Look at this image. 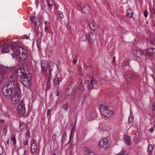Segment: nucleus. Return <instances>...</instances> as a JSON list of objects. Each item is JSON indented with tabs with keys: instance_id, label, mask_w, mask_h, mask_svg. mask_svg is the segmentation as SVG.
<instances>
[{
	"instance_id": "44",
	"label": "nucleus",
	"mask_w": 155,
	"mask_h": 155,
	"mask_svg": "<svg viewBox=\"0 0 155 155\" xmlns=\"http://www.w3.org/2000/svg\"><path fill=\"white\" fill-rule=\"evenodd\" d=\"M148 14V12L147 10H145L144 12V15L145 17H147Z\"/></svg>"
},
{
	"instance_id": "58",
	"label": "nucleus",
	"mask_w": 155,
	"mask_h": 155,
	"mask_svg": "<svg viewBox=\"0 0 155 155\" xmlns=\"http://www.w3.org/2000/svg\"><path fill=\"white\" fill-rule=\"evenodd\" d=\"M7 145H9V140H8L7 141Z\"/></svg>"
},
{
	"instance_id": "2",
	"label": "nucleus",
	"mask_w": 155,
	"mask_h": 155,
	"mask_svg": "<svg viewBox=\"0 0 155 155\" xmlns=\"http://www.w3.org/2000/svg\"><path fill=\"white\" fill-rule=\"evenodd\" d=\"M9 46L13 51L11 55L15 61H21L25 59L27 52L25 49L18 45L17 42H13Z\"/></svg>"
},
{
	"instance_id": "64",
	"label": "nucleus",
	"mask_w": 155,
	"mask_h": 155,
	"mask_svg": "<svg viewBox=\"0 0 155 155\" xmlns=\"http://www.w3.org/2000/svg\"><path fill=\"white\" fill-rule=\"evenodd\" d=\"M154 127L155 128V120L154 121Z\"/></svg>"
},
{
	"instance_id": "27",
	"label": "nucleus",
	"mask_w": 155,
	"mask_h": 155,
	"mask_svg": "<svg viewBox=\"0 0 155 155\" xmlns=\"http://www.w3.org/2000/svg\"><path fill=\"white\" fill-rule=\"evenodd\" d=\"M153 150V147L151 144H149L148 146L147 149V151L148 152H152Z\"/></svg>"
},
{
	"instance_id": "53",
	"label": "nucleus",
	"mask_w": 155,
	"mask_h": 155,
	"mask_svg": "<svg viewBox=\"0 0 155 155\" xmlns=\"http://www.w3.org/2000/svg\"><path fill=\"white\" fill-rule=\"evenodd\" d=\"M40 39L39 38H38L37 39V44H38V42H40Z\"/></svg>"
},
{
	"instance_id": "62",
	"label": "nucleus",
	"mask_w": 155,
	"mask_h": 155,
	"mask_svg": "<svg viewBox=\"0 0 155 155\" xmlns=\"http://www.w3.org/2000/svg\"><path fill=\"white\" fill-rule=\"evenodd\" d=\"M86 65L87 66H90V65H89V64H86Z\"/></svg>"
},
{
	"instance_id": "29",
	"label": "nucleus",
	"mask_w": 155,
	"mask_h": 155,
	"mask_svg": "<svg viewBox=\"0 0 155 155\" xmlns=\"http://www.w3.org/2000/svg\"><path fill=\"white\" fill-rule=\"evenodd\" d=\"M73 83L72 82H71L69 84L67 88V91H68L71 88V89L72 91H73V87H72V85H73Z\"/></svg>"
},
{
	"instance_id": "12",
	"label": "nucleus",
	"mask_w": 155,
	"mask_h": 155,
	"mask_svg": "<svg viewBox=\"0 0 155 155\" xmlns=\"http://www.w3.org/2000/svg\"><path fill=\"white\" fill-rule=\"evenodd\" d=\"M137 77L135 74L129 73L126 74V78L128 83H130V81H133Z\"/></svg>"
},
{
	"instance_id": "56",
	"label": "nucleus",
	"mask_w": 155,
	"mask_h": 155,
	"mask_svg": "<svg viewBox=\"0 0 155 155\" xmlns=\"http://www.w3.org/2000/svg\"><path fill=\"white\" fill-rule=\"evenodd\" d=\"M115 60V56H114L113 58V61H114Z\"/></svg>"
},
{
	"instance_id": "25",
	"label": "nucleus",
	"mask_w": 155,
	"mask_h": 155,
	"mask_svg": "<svg viewBox=\"0 0 155 155\" xmlns=\"http://www.w3.org/2000/svg\"><path fill=\"white\" fill-rule=\"evenodd\" d=\"M59 78L58 77H55L53 79V84L55 85L59 84L60 83Z\"/></svg>"
},
{
	"instance_id": "48",
	"label": "nucleus",
	"mask_w": 155,
	"mask_h": 155,
	"mask_svg": "<svg viewBox=\"0 0 155 155\" xmlns=\"http://www.w3.org/2000/svg\"><path fill=\"white\" fill-rule=\"evenodd\" d=\"M77 56H76L75 57V58H74L73 60V63L74 64H76L77 62Z\"/></svg>"
},
{
	"instance_id": "46",
	"label": "nucleus",
	"mask_w": 155,
	"mask_h": 155,
	"mask_svg": "<svg viewBox=\"0 0 155 155\" xmlns=\"http://www.w3.org/2000/svg\"><path fill=\"white\" fill-rule=\"evenodd\" d=\"M28 140H24L23 142V144L25 146H26L27 145H28Z\"/></svg>"
},
{
	"instance_id": "16",
	"label": "nucleus",
	"mask_w": 155,
	"mask_h": 155,
	"mask_svg": "<svg viewBox=\"0 0 155 155\" xmlns=\"http://www.w3.org/2000/svg\"><path fill=\"white\" fill-rule=\"evenodd\" d=\"M80 7L81 11L83 13L86 14L89 12L90 8L88 5L82 4L80 5Z\"/></svg>"
},
{
	"instance_id": "11",
	"label": "nucleus",
	"mask_w": 155,
	"mask_h": 155,
	"mask_svg": "<svg viewBox=\"0 0 155 155\" xmlns=\"http://www.w3.org/2000/svg\"><path fill=\"white\" fill-rule=\"evenodd\" d=\"M15 74L22 79L28 78L26 73L23 71L21 69H18L16 71Z\"/></svg>"
},
{
	"instance_id": "31",
	"label": "nucleus",
	"mask_w": 155,
	"mask_h": 155,
	"mask_svg": "<svg viewBox=\"0 0 155 155\" xmlns=\"http://www.w3.org/2000/svg\"><path fill=\"white\" fill-rule=\"evenodd\" d=\"M69 107L68 104L67 103L64 104L63 106V108L65 111H67Z\"/></svg>"
},
{
	"instance_id": "28",
	"label": "nucleus",
	"mask_w": 155,
	"mask_h": 155,
	"mask_svg": "<svg viewBox=\"0 0 155 155\" xmlns=\"http://www.w3.org/2000/svg\"><path fill=\"white\" fill-rule=\"evenodd\" d=\"M58 139V138L56 134H54L52 135V137L51 140L52 141H53L54 144L56 142Z\"/></svg>"
},
{
	"instance_id": "10",
	"label": "nucleus",
	"mask_w": 155,
	"mask_h": 155,
	"mask_svg": "<svg viewBox=\"0 0 155 155\" xmlns=\"http://www.w3.org/2000/svg\"><path fill=\"white\" fill-rule=\"evenodd\" d=\"M9 69V68L6 67H3L0 68V84L2 81V78L6 73V72Z\"/></svg>"
},
{
	"instance_id": "57",
	"label": "nucleus",
	"mask_w": 155,
	"mask_h": 155,
	"mask_svg": "<svg viewBox=\"0 0 155 155\" xmlns=\"http://www.w3.org/2000/svg\"><path fill=\"white\" fill-rule=\"evenodd\" d=\"M30 37L29 36H26L25 38L26 39H29Z\"/></svg>"
},
{
	"instance_id": "6",
	"label": "nucleus",
	"mask_w": 155,
	"mask_h": 155,
	"mask_svg": "<svg viewBox=\"0 0 155 155\" xmlns=\"http://www.w3.org/2000/svg\"><path fill=\"white\" fill-rule=\"evenodd\" d=\"M49 74L50 76H51V73L52 71L54 72L55 76H57L58 74L59 73V69L58 66L56 64L51 63L49 65Z\"/></svg>"
},
{
	"instance_id": "39",
	"label": "nucleus",
	"mask_w": 155,
	"mask_h": 155,
	"mask_svg": "<svg viewBox=\"0 0 155 155\" xmlns=\"http://www.w3.org/2000/svg\"><path fill=\"white\" fill-rule=\"evenodd\" d=\"M85 155H95V153L93 152L89 151V152Z\"/></svg>"
},
{
	"instance_id": "33",
	"label": "nucleus",
	"mask_w": 155,
	"mask_h": 155,
	"mask_svg": "<svg viewBox=\"0 0 155 155\" xmlns=\"http://www.w3.org/2000/svg\"><path fill=\"white\" fill-rule=\"evenodd\" d=\"M60 90V88L58 87H57L56 90L55 92V93L56 94V95L57 96H58L59 95Z\"/></svg>"
},
{
	"instance_id": "60",
	"label": "nucleus",
	"mask_w": 155,
	"mask_h": 155,
	"mask_svg": "<svg viewBox=\"0 0 155 155\" xmlns=\"http://www.w3.org/2000/svg\"><path fill=\"white\" fill-rule=\"evenodd\" d=\"M5 116H6L7 117H9V115L8 114H7V115H5Z\"/></svg>"
},
{
	"instance_id": "36",
	"label": "nucleus",
	"mask_w": 155,
	"mask_h": 155,
	"mask_svg": "<svg viewBox=\"0 0 155 155\" xmlns=\"http://www.w3.org/2000/svg\"><path fill=\"white\" fill-rule=\"evenodd\" d=\"M67 91H66V95L65 96V98L67 99H70V97L71 96V94H69L68 93H67Z\"/></svg>"
},
{
	"instance_id": "51",
	"label": "nucleus",
	"mask_w": 155,
	"mask_h": 155,
	"mask_svg": "<svg viewBox=\"0 0 155 155\" xmlns=\"http://www.w3.org/2000/svg\"><path fill=\"white\" fill-rule=\"evenodd\" d=\"M89 148L88 147H85L84 148V150L85 151H89Z\"/></svg>"
},
{
	"instance_id": "61",
	"label": "nucleus",
	"mask_w": 155,
	"mask_h": 155,
	"mask_svg": "<svg viewBox=\"0 0 155 155\" xmlns=\"http://www.w3.org/2000/svg\"><path fill=\"white\" fill-rule=\"evenodd\" d=\"M47 29H48L46 27H45V31H46V30H47Z\"/></svg>"
},
{
	"instance_id": "37",
	"label": "nucleus",
	"mask_w": 155,
	"mask_h": 155,
	"mask_svg": "<svg viewBox=\"0 0 155 155\" xmlns=\"http://www.w3.org/2000/svg\"><path fill=\"white\" fill-rule=\"evenodd\" d=\"M11 139L12 141L13 142V144L14 145H15L16 143V140L15 139V137H11Z\"/></svg>"
},
{
	"instance_id": "1",
	"label": "nucleus",
	"mask_w": 155,
	"mask_h": 155,
	"mask_svg": "<svg viewBox=\"0 0 155 155\" xmlns=\"http://www.w3.org/2000/svg\"><path fill=\"white\" fill-rule=\"evenodd\" d=\"M8 81V83L2 89L3 95L8 98H10L12 94L19 87L15 77L13 75L10 76Z\"/></svg>"
},
{
	"instance_id": "9",
	"label": "nucleus",
	"mask_w": 155,
	"mask_h": 155,
	"mask_svg": "<svg viewBox=\"0 0 155 155\" xmlns=\"http://www.w3.org/2000/svg\"><path fill=\"white\" fill-rule=\"evenodd\" d=\"M98 145L101 148H107L109 146L108 139L106 138L103 139L99 143Z\"/></svg>"
},
{
	"instance_id": "5",
	"label": "nucleus",
	"mask_w": 155,
	"mask_h": 155,
	"mask_svg": "<svg viewBox=\"0 0 155 155\" xmlns=\"http://www.w3.org/2000/svg\"><path fill=\"white\" fill-rule=\"evenodd\" d=\"M21 94L19 87L15 91L13 96L11 97V102L13 104H17L21 99Z\"/></svg>"
},
{
	"instance_id": "21",
	"label": "nucleus",
	"mask_w": 155,
	"mask_h": 155,
	"mask_svg": "<svg viewBox=\"0 0 155 155\" xmlns=\"http://www.w3.org/2000/svg\"><path fill=\"white\" fill-rule=\"evenodd\" d=\"M124 141L127 146L131 145L130 138L126 135H125L123 138Z\"/></svg>"
},
{
	"instance_id": "45",
	"label": "nucleus",
	"mask_w": 155,
	"mask_h": 155,
	"mask_svg": "<svg viewBox=\"0 0 155 155\" xmlns=\"http://www.w3.org/2000/svg\"><path fill=\"white\" fill-rule=\"evenodd\" d=\"M51 114V109H48L47 110V116H49L50 114Z\"/></svg>"
},
{
	"instance_id": "3",
	"label": "nucleus",
	"mask_w": 155,
	"mask_h": 155,
	"mask_svg": "<svg viewBox=\"0 0 155 155\" xmlns=\"http://www.w3.org/2000/svg\"><path fill=\"white\" fill-rule=\"evenodd\" d=\"M133 55L137 57H140L143 54L147 56H150L155 54V49L150 48L141 51L140 50H134L133 51Z\"/></svg>"
},
{
	"instance_id": "38",
	"label": "nucleus",
	"mask_w": 155,
	"mask_h": 155,
	"mask_svg": "<svg viewBox=\"0 0 155 155\" xmlns=\"http://www.w3.org/2000/svg\"><path fill=\"white\" fill-rule=\"evenodd\" d=\"M91 81L93 82V83H94L95 84H96L97 83V80L96 79L94 78L93 77L91 79Z\"/></svg>"
},
{
	"instance_id": "40",
	"label": "nucleus",
	"mask_w": 155,
	"mask_h": 155,
	"mask_svg": "<svg viewBox=\"0 0 155 155\" xmlns=\"http://www.w3.org/2000/svg\"><path fill=\"white\" fill-rule=\"evenodd\" d=\"M7 132V129L6 128H4L3 130L2 135L4 136H5Z\"/></svg>"
},
{
	"instance_id": "19",
	"label": "nucleus",
	"mask_w": 155,
	"mask_h": 155,
	"mask_svg": "<svg viewBox=\"0 0 155 155\" xmlns=\"http://www.w3.org/2000/svg\"><path fill=\"white\" fill-rule=\"evenodd\" d=\"M25 148L24 147H19L17 149V152L18 155H25Z\"/></svg>"
},
{
	"instance_id": "41",
	"label": "nucleus",
	"mask_w": 155,
	"mask_h": 155,
	"mask_svg": "<svg viewBox=\"0 0 155 155\" xmlns=\"http://www.w3.org/2000/svg\"><path fill=\"white\" fill-rule=\"evenodd\" d=\"M152 108L154 114H155V104H152Z\"/></svg>"
},
{
	"instance_id": "34",
	"label": "nucleus",
	"mask_w": 155,
	"mask_h": 155,
	"mask_svg": "<svg viewBox=\"0 0 155 155\" xmlns=\"http://www.w3.org/2000/svg\"><path fill=\"white\" fill-rule=\"evenodd\" d=\"M58 14L59 15L60 17L61 18H63L64 17V15L63 13L61 11H58Z\"/></svg>"
},
{
	"instance_id": "22",
	"label": "nucleus",
	"mask_w": 155,
	"mask_h": 155,
	"mask_svg": "<svg viewBox=\"0 0 155 155\" xmlns=\"http://www.w3.org/2000/svg\"><path fill=\"white\" fill-rule=\"evenodd\" d=\"M19 128L21 131H24L26 129V125L24 122H20Z\"/></svg>"
},
{
	"instance_id": "43",
	"label": "nucleus",
	"mask_w": 155,
	"mask_h": 155,
	"mask_svg": "<svg viewBox=\"0 0 155 155\" xmlns=\"http://www.w3.org/2000/svg\"><path fill=\"white\" fill-rule=\"evenodd\" d=\"M74 127H73L72 130L71 131V134H70V140H69V141L68 143H69V142H70V140H71V137L72 136V133H73V130H74Z\"/></svg>"
},
{
	"instance_id": "35",
	"label": "nucleus",
	"mask_w": 155,
	"mask_h": 155,
	"mask_svg": "<svg viewBox=\"0 0 155 155\" xmlns=\"http://www.w3.org/2000/svg\"><path fill=\"white\" fill-rule=\"evenodd\" d=\"M125 154L124 150L122 149L121 151L116 155H124Z\"/></svg>"
},
{
	"instance_id": "7",
	"label": "nucleus",
	"mask_w": 155,
	"mask_h": 155,
	"mask_svg": "<svg viewBox=\"0 0 155 155\" xmlns=\"http://www.w3.org/2000/svg\"><path fill=\"white\" fill-rule=\"evenodd\" d=\"M18 112L20 115L24 114L25 113V105L24 103L22 100H21L18 107Z\"/></svg>"
},
{
	"instance_id": "55",
	"label": "nucleus",
	"mask_w": 155,
	"mask_h": 155,
	"mask_svg": "<svg viewBox=\"0 0 155 155\" xmlns=\"http://www.w3.org/2000/svg\"><path fill=\"white\" fill-rule=\"evenodd\" d=\"M153 10L154 11V12L155 14V4L154 5L153 8Z\"/></svg>"
},
{
	"instance_id": "26",
	"label": "nucleus",
	"mask_w": 155,
	"mask_h": 155,
	"mask_svg": "<svg viewBox=\"0 0 155 155\" xmlns=\"http://www.w3.org/2000/svg\"><path fill=\"white\" fill-rule=\"evenodd\" d=\"M67 135L65 133H63L61 138V143L63 144L65 142Z\"/></svg>"
},
{
	"instance_id": "30",
	"label": "nucleus",
	"mask_w": 155,
	"mask_h": 155,
	"mask_svg": "<svg viewBox=\"0 0 155 155\" xmlns=\"http://www.w3.org/2000/svg\"><path fill=\"white\" fill-rule=\"evenodd\" d=\"M93 87V83L91 82L88 83L87 86V88L88 89H91Z\"/></svg>"
},
{
	"instance_id": "50",
	"label": "nucleus",
	"mask_w": 155,
	"mask_h": 155,
	"mask_svg": "<svg viewBox=\"0 0 155 155\" xmlns=\"http://www.w3.org/2000/svg\"><path fill=\"white\" fill-rule=\"evenodd\" d=\"M5 122V120H4L0 119V123L2 124L4 123Z\"/></svg>"
},
{
	"instance_id": "8",
	"label": "nucleus",
	"mask_w": 155,
	"mask_h": 155,
	"mask_svg": "<svg viewBox=\"0 0 155 155\" xmlns=\"http://www.w3.org/2000/svg\"><path fill=\"white\" fill-rule=\"evenodd\" d=\"M30 20L31 22L35 23V27L38 28L40 25V16L38 15L37 18L35 16H30Z\"/></svg>"
},
{
	"instance_id": "32",
	"label": "nucleus",
	"mask_w": 155,
	"mask_h": 155,
	"mask_svg": "<svg viewBox=\"0 0 155 155\" xmlns=\"http://www.w3.org/2000/svg\"><path fill=\"white\" fill-rule=\"evenodd\" d=\"M51 87L50 86V82L49 81H47V84H46V90L47 91H48L50 89Z\"/></svg>"
},
{
	"instance_id": "59",
	"label": "nucleus",
	"mask_w": 155,
	"mask_h": 155,
	"mask_svg": "<svg viewBox=\"0 0 155 155\" xmlns=\"http://www.w3.org/2000/svg\"><path fill=\"white\" fill-rule=\"evenodd\" d=\"M48 23V21H45V24H47Z\"/></svg>"
},
{
	"instance_id": "17",
	"label": "nucleus",
	"mask_w": 155,
	"mask_h": 155,
	"mask_svg": "<svg viewBox=\"0 0 155 155\" xmlns=\"http://www.w3.org/2000/svg\"><path fill=\"white\" fill-rule=\"evenodd\" d=\"M31 151L32 153L35 152L37 150V147L36 143V140L34 139L31 142Z\"/></svg>"
},
{
	"instance_id": "63",
	"label": "nucleus",
	"mask_w": 155,
	"mask_h": 155,
	"mask_svg": "<svg viewBox=\"0 0 155 155\" xmlns=\"http://www.w3.org/2000/svg\"><path fill=\"white\" fill-rule=\"evenodd\" d=\"M69 155H72L71 152H70L69 153Z\"/></svg>"
},
{
	"instance_id": "24",
	"label": "nucleus",
	"mask_w": 155,
	"mask_h": 155,
	"mask_svg": "<svg viewBox=\"0 0 155 155\" xmlns=\"http://www.w3.org/2000/svg\"><path fill=\"white\" fill-rule=\"evenodd\" d=\"M126 15L129 18H132L133 16V12L131 9H129L127 10L126 12Z\"/></svg>"
},
{
	"instance_id": "13",
	"label": "nucleus",
	"mask_w": 155,
	"mask_h": 155,
	"mask_svg": "<svg viewBox=\"0 0 155 155\" xmlns=\"http://www.w3.org/2000/svg\"><path fill=\"white\" fill-rule=\"evenodd\" d=\"M22 84L26 88H29L31 86V81L28 79V78H25L21 81Z\"/></svg>"
},
{
	"instance_id": "20",
	"label": "nucleus",
	"mask_w": 155,
	"mask_h": 155,
	"mask_svg": "<svg viewBox=\"0 0 155 155\" xmlns=\"http://www.w3.org/2000/svg\"><path fill=\"white\" fill-rule=\"evenodd\" d=\"M94 31H93L92 32H91L88 33L87 36H86V39L88 40L91 43L93 41V38L94 36Z\"/></svg>"
},
{
	"instance_id": "52",
	"label": "nucleus",
	"mask_w": 155,
	"mask_h": 155,
	"mask_svg": "<svg viewBox=\"0 0 155 155\" xmlns=\"http://www.w3.org/2000/svg\"><path fill=\"white\" fill-rule=\"evenodd\" d=\"M153 127H151L150 129H149V130L150 132H153Z\"/></svg>"
},
{
	"instance_id": "42",
	"label": "nucleus",
	"mask_w": 155,
	"mask_h": 155,
	"mask_svg": "<svg viewBox=\"0 0 155 155\" xmlns=\"http://www.w3.org/2000/svg\"><path fill=\"white\" fill-rule=\"evenodd\" d=\"M133 118L132 116H129L128 119V122L130 123L133 121Z\"/></svg>"
},
{
	"instance_id": "15",
	"label": "nucleus",
	"mask_w": 155,
	"mask_h": 155,
	"mask_svg": "<svg viewBox=\"0 0 155 155\" xmlns=\"http://www.w3.org/2000/svg\"><path fill=\"white\" fill-rule=\"evenodd\" d=\"M0 47L1 48V52L2 53H6L9 51L8 47L6 44L2 41H0Z\"/></svg>"
},
{
	"instance_id": "14",
	"label": "nucleus",
	"mask_w": 155,
	"mask_h": 155,
	"mask_svg": "<svg viewBox=\"0 0 155 155\" xmlns=\"http://www.w3.org/2000/svg\"><path fill=\"white\" fill-rule=\"evenodd\" d=\"M41 72L45 74L47 70L48 67V62L46 61H42L41 63Z\"/></svg>"
},
{
	"instance_id": "54",
	"label": "nucleus",
	"mask_w": 155,
	"mask_h": 155,
	"mask_svg": "<svg viewBox=\"0 0 155 155\" xmlns=\"http://www.w3.org/2000/svg\"><path fill=\"white\" fill-rule=\"evenodd\" d=\"M102 3L103 4H106V1L105 0H102Z\"/></svg>"
},
{
	"instance_id": "18",
	"label": "nucleus",
	"mask_w": 155,
	"mask_h": 155,
	"mask_svg": "<svg viewBox=\"0 0 155 155\" xmlns=\"http://www.w3.org/2000/svg\"><path fill=\"white\" fill-rule=\"evenodd\" d=\"M89 26L90 28L93 30H95L97 28V25L93 20L89 21Z\"/></svg>"
},
{
	"instance_id": "47",
	"label": "nucleus",
	"mask_w": 155,
	"mask_h": 155,
	"mask_svg": "<svg viewBox=\"0 0 155 155\" xmlns=\"http://www.w3.org/2000/svg\"><path fill=\"white\" fill-rule=\"evenodd\" d=\"M3 152V149L2 147L0 145V155L2 154Z\"/></svg>"
},
{
	"instance_id": "4",
	"label": "nucleus",
	"mask_w": 155,
	"mask_h": 155,
	"mask_svg": "<svg viewBox=\"0 0 155 155\" xmlns=\"http://www.w3.org/2000/svg\"><path fill=\"white\" fill-rule=\"evenodd\" d=\"M100 107V112L102 115L108 118L112 117L113 112L112 110H109L103 104H101Z\"/></svg>"
},
{
	"instance_id": "23",
	"label": "nucleus",
	"mask_w": 155,
	"mask_h": 155,
	"mask_svg": "<svg viewBox=\"0 0 155 155\" xmlns=\"http://www.w3.org/2000/svg\"><path fill=\"white\" fill-rule=\"evenodd\" d=\"M47 3L49 9L51 10V7L54 4L53 0H47Z\"/></svg>"
},
{
	"instance_id": "49",
	"label": "nucleus",
	"mask_w": 155,
	"mask_h": 155,
	"mask_svg": "<svg viewBox=\"0 0 155 155\" xmlns=\"http://www.w3.org/2000/svg\"><path fill=\"white\" fill-rule=\"evenodd\" d=\"M26 136L29 137L30 136V132L29 130H27L26 133Z\"/></svg>"
}]
</instances>
